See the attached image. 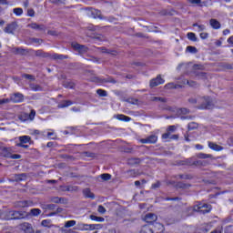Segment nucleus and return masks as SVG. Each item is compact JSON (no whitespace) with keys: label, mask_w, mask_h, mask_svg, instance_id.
I'll list each match as a JSON object with an SVG mask.
<instances>
[{"label":"nucleus","mask_w":233,"mask_h":233,"mask_svg":"<svg viewBox=\"0 0 233 233\" xmlns=\"http://www.w3.org/2000/svg\"><path fill=\"white\" fill-rule=\"evenodd\" d=\"M40 214H41V209L39 208H33L30 210V216L37 217V216H40Z\"/></svg>","instance_id":"58836bf2"},{"label":"nucleus","mask_w":233,"mask_h":233,"mask_svg":"<svg viewBox=\"0 0 233 233\" xmlns=\"http://www.w3.org/2000/svg\"><path fill=\"white\" fill-rule=\"evenodd\" d=\"M23 99H24V96H23V94L21 93H15L13 96H11V101H13V103H21Z\"/></svg>","instance_id":"f3484780"},{"label":"nucleus","mask_w":233,"mask_h":233,"mask_svg":"<svg viewBox=\"0 0 233 233\" xmlns=\"http://www.w3.org/2000/svg\"><path fill=\"white\" fill-rule=\"evenodd\" d=\"M187 52H189L190 54H198V48H196L192 46H188L187 47Z\"/></svg>","instance_id":"79ce46f5"},{"label":"nucleus","mask_w":233,"mask_h":233,"mask_svg":"<svg viewBox=\"0 0 233 233\" xmlns=\"http://www.w3.org/2000/svg\"><path fill=\"white\" fill-rule=\"evenodd\" d=\"M25 179H26V175L25 173L14 176V181H25Z\"/></svg>","instance_id":"bb28decb"},{"label":"nucleus","mask_w":233,"mask_h":233,"mask_svg":"<svg viewBox=\"0 0 233 233\" xmlns=\"http://www.w3.org/2000/svg\"><path fill=\"white\" fill-rule=\"evenodd\" d=\"M187 38L189 39V41H194V42L198 41V37L194 33H187Z\"/></svg>","instance_id":"37998d69"},{"label":"nucleus","mask_w":233,"mask_h":233,"mask_svg":"<svg viewBox=\"0 0 233 233\" xmlns=\"http://www.w3.org/2000/svg\"><path fill=\"white\" fill-rule=\"evenodd\" d=\"M64 86L65 88H76V84L74 82L66 81Z\"/></svg>","instance_id":"ea45409f"},{"label":"nucleus","mask_w":233,"mask_h":233,"mask_svg":"<svg viewBox=\"0 0 233 233\" xmlns=\"http://www.w3.org/2000/svg\"><path fill=\"white\" fill-rule=\"evenodd\" d=\"M209 25L214 30H219V28H221V23L214 18L209 20Z\"/></svg>","instance_id":"6ab92c4d"},{"label":"nucleus","mask_w":233,"mask_h":233,"mask_svg":"<svg viewBox=\"0 0 233 233\" xmlns=\"http://www.w3.org/2000/svg\"><path fill=\"white\" fill-rule=\"evenodd\" d=\"M14 52L15 54H18L19 56H25V54H26V49H24L22 47H15Z\"/></svg>","instance_id":"7c9ffc66"},{"label":"nucleus","mask_w":233,"mask_h":233,"mask_svg":"<svg viewBox=\"0 0 233 233\" xmlns=\"http://www.w3.org/2000/svg\"><path fill=\"white\" fill-rule=\"evenodd\" d=\"M90 219H92V221H97L98 223H103V221H105L103 217H96V215H90Z\"/></svg>","instance_id":"f704fd0d"},{"label":"nucleus","mask_w":233,"mask_h":233,"mask_svg":"<svg viewBox=\"0 0 233 233\" xmlns=\"http://www.w3.org/2000/svg\"><path fill=\"white\" fill-rule=\"evenodd\" d=\"M27 27L32 28V30H39L40 32H45V30H46L45 25H38L37 23L28 24Z\"/></svg>","instance_id":"9b49d317"},{"label":"nucleus","mask_w":233,"mask_h":233,"mask_svg":"<svg viewBox=\"0 0 233 233\" xmlns=\"http://www.w3.org/2000/svg\"><path fill=\"white\" fill-rule=\"evenodd\" d=\"M177 128V127H176V126H169V127H167V132H170V133L176 132Z\"/></svg>","instance_id":"69168bd1"},{"label":"nucleus","mask_w":233,"mask_h":233,"mask_svg":"<svg viewBox=\"0 0 233 233\" xmlns=\"http://www.w3.org/2000/svg\"><path fill=\"white\" fill-rule=\"evenodd\" d=\"M212 98L209 96L198 97V108L200 110H208L212 108Z\"/></svg>","instance_id":"f257e3e1"},{"label":"nucleus","mask_w":233,"mask_h":233,"mask_svg":"<svg viewBox=\"0 0 233 233\" xmlns=\"http://www.w3.org/2000/svg\"><path fill=\"white\" fill-rule=\"evenodd\" d=\"M30 139L31 137L29 136H22L19 137V141L22 144H26V143H30Z\"/></svg>","instance_id":"72a5a7b5"},{"label":"nucleus","mask_w":233,"mask_h":233,"mask_svg":"<svg viewBox=\"0 0 233 233\" xmlns=\"http://www.w3.org/2000/svg\"><path fill=\"white\" fill-rule=\"evenodd\" d=\"M94 39H97V41H106V38L103 35L94 36Z\"/></svg>","instance_id":"680f3d73"},{"label":"nucleus","mask_w":233,"mask_h":233,"mask_svg":"<svg viewBox=\"0 0 233 233\" xmlns=\"http://www.w3.org/2000/svg\"><path fill=\"white\" fill-rule=\"evenodd\" d=\"M51 57L52 59H55V61H63V59H68V56L59 54H53Z\"/></svg>","instance_id":"5701e85b"},{"label":"nucleus","mask_w":233,"mask_h":233,"mask_svg":"<svg viewBox=\"0 0 233 233\" xmlns=\"http://www.w3.org/2000/svg\"><path fill=\"white\" fill-rule=\"evenodd\" d=\"M151 101H160V103H165V98L159 96H153L151 97Z\"/></svg>","instance_id":"4d7b16f0"},{"label":"nucleus","mask_w":233,"mask_h":233,"mask_svg":"<svg viewBox=\"0 0 233 233\" xmlns=\"http://www.w3.org/2000/svg\"><path fill=\"white\" fill-rule=\"evenodd\" d=\"M87 17H92L93 19H103L101 16V11L94 9L92 7H87L85 9Z\"/></svg>","instance_id":"7ed1b4c3"},{"label":"nucleus","mask_w":233,"mask_h":233,"mask_svg":"<svg viewBox=\"0 0 233 233\" xmlns=\"http://www.w3.org/2000/svg\"><path fill=\"white\" fill-rule=\"evenodd\" d=\"M20 121H28V114H24L19 116Z\"/></svg>","instance_id":"052dcab7"},{"label":"nucleus","mask_w":233,"mask_h":233,"mask_svg":"<svg viewBox=\"0 0 233 233\" xmlns=\"http://www.w3.org/2000/svg\"><path fill=\"white\" fill-rule=\"evenodd\" d=\"M170 137H172L170 131L167 130V133H164L162 135V139H170Z\"/></svg>","instance_id":"5fc2aeb1"},{"label":"nucleus","mask_w":233,"mask_h":233,"mask_svg":"<svg viewBox=\"0 0 233 233\" xmlns=\"http://www.w3.org/2000/svg\"><path fill=\"white\" fill-rule=\"evenodd\" d=\"M100 177L103 181H110V179H112V175H110L108 173H104V174L100 175Z\"/></svg>","instance_id":"e433bc0d"},{"label":"nucleus","mask_w":233,"mask_h":233,"mask_svg":"<svg viewBox=\"0 0 233 233\" xmlns=\"http://www.w3.org/2000/svg\"><path fill=\"white\" fill-rule=\"evenodd\" d=\"M188 103L191 105H198V98L191 97L188 99Z\"/></svg>","instance_id":"338daca9"},{"label":"nucleus","mask_w":233,"mask_h":233,"mask_svg":"<svg viewBox=\"0 0 233 233\" xmlns=\"http://www.w3.org/2000/svg\"><path fill=\"white\" fill-rule=\"evenodd\" d=\"M144 221H146V223H154L157 221V215L154 213H147L144 217Z\"/></svg>","instance_id":"1a4fd4ad"},{"label":"nucleus","mask_w":233,"mask_h":233,"mask_svg":"<svg viewBox=\"0 0 233 233\" xmlns=\"http://www.w3.org/2000/svg\"><path fill=\"white\" fill-rule=\"evenodd\" d=\"M197 157H198V159H210L212 158V155L210 154H205V153H198L197 154Z\"/></svg>","instance_id":"2f4dec72"},{"label":"nucleus","mask_w":233,"mask_h":233,"mask_svg":"<svg viewBox=\"0 0 233 233\" xmlns=\"http://www.w3.org/2000/svg\"><path fill=\"white\" fill-rule=\"evenodd\" d=\"M51 203H56V204H62V205H67L68 199L65 198H59V197H51L50 198Z\"/></svg>","instance_id":"f8f14e48"},{"label":"nucleus","mask_w":233,"mask_h":233,"mask_svg":"<svg viewBox=\"0 0 233 233\" xmlns=\"http://www.w3.org/2000/svg\"><path fill=\"white\" fill-rule=\"evenodd\" d=\"M64 192H77V186H66L63 188Z\"/></svg>","instance_id":"b1692460"},{"label":"nucleus","mask_w":233,"mask_h":233,"mask_svg":"<svg viewBox=\"0 0 233 233\" xmlns=\"http://www.w3.org/2000/svg\"><path fill=\"white\" fill-rule=\"evenodd\" d=\"M139 163H141L140 158H135V157H133V158H129V159L127 160V164H128V165H131V166L139 165Z\"/></svg>","instance_id":"c756f323"},{"label":"nucleus","mask_w":233,"mask_h":233,"mask_svg":"<svg viewBox=\"0 0 233 233\" xmlns=\"http://www.w3.org/2000/svg\"><path fill=\"white\" fill-rule=\"evenodd\" d=\"M188 68H190V64L182 63L177 66V70H184V72H187Z\"/></svg>","instance_id":"473e14b6"},{"label":"nucleus","mask_w":233,"mask_h":233,"mask_svg":"<svg viewBox=\"0 0 233 233\" xmlns=\"http://www.w3.org/2000/svg\"><path fill=\"white\" fill-rule=\"evenodd\" d=\"M13 12L15 15H23V8L21 7L15 8Z\"/></svg>","instance_id":"8fccbe9b"},{"label":"nucleus","mask_w":233,"mask_h":233,"mask_svg":"<svg viewBox=\"0 0 233 233\" xmlns=\"http://www.w3.org/2000/svg\"><path fill=\"white\" fill-rule=\"evenodd\" d=\"M97 210H98L99 214H105L106 212V209L105 208V207H103L101 205L98 206Z\"/></svg>","instance_id":"e2e57ef3"},{"label":"nucleus","mask_w":233,"mask_h":233,"mask_svg":"<svg viewBox=\"0 0 233 233\" xmlns=\"http://www.w3.org/2000/svg\"><path fill=\"white\" fill-rule=\"evenodd\" d=\"M76 220H69V221H66V223H65V228H70V227H75V225H76Z\"/></svg>","instance_id":"a19ab883"},{"label":"nucleus","mask_w":233,"mask_h":233,"mask_svg":"<svg viewBox=\"0 0 233 233\" xmlns=\"http://www.w3.org/2000/svg\"><path fill=\"white\" fill-rule=\"evenodd\" d=\"M127 174L129 177H136V176H137V171H136V169H131L128 170Z\"/></svg>","instance_id":"c03bdc74"},{"label":"nucleus","mask_w":233,"mask_h":233,"mask_svg":"<svg viewBox=\"0 0 233 233\" xmlns=\"http://www.w3.org/2000/svg\"><path fill=\"white\" fill-rule=\"evenodd\" d=\"M72 105V101L70 100H65L64 102H62L58 107L59 108H66V106H70Z\"/></svg>","instance_id":"c9c22d12"},{"label":"nucleus","mask_w":233,"mask_h":233,"mask_svg":"<svg viewBox=\"0 0 233 233\" xmlns=\"http://www.w3.org/2000/svg\"><path fill=\"white\" fill-rule=\"evenodd\" d=\"M96 94H98V96H100V97H106V96H107L106 91H105L103 89H97Z\"/></svg>","instance_id":"09e8293b"},{"label":"nucleus","mask_w":233,"mask_h":233,"mask_svg":"<svg viewBox=\"0 0 233 233\" xmlns=\"http://www.w3.org/2000/svg\"><path fill=\"white\" fill-rule=\"evenodd\" d=\"M1 155L4 157L10 158L12 157V147H2L1 149Z\"/></svg>","instance_id":"a211bd4d"},{"label":"nucleus","mask_w":233,"mask_h":233,"mask_svg":"<svg viewBox=\"0 0 233 233\" xmlns=\"http://www.w3.org/2000/svg\"><path fill=\"white\" fill-rule=\"evenodd\" d=\"M97 50L102 52V54H110L111 56H116V51L106 49V47H97Z\"/></svg>","instance_id":"cd10ccee"},{"label":"nucleus","mask_w":233,"mask_h":233,"mask_svg":"<svg viewBox=\"0 0 233 233\" xmlns=\"http://www.w3.org/2000/svg\"><path fill=\"white\" fill-rule=\"evenodd\" d=\"M140 142H142L143 144H154V143H157V136L156 135H151L149 137H147V138H142L140 139Z\"/></svg>","instance_id":"ddd939ff"},{"label":"nucleus","mask_w":233,"mask_h":233,"mask_svg":"<svg viewBox=\"0 0 233 233\" xmlns=\"http://www.w3.org/2000/svg\"><path fill=\"white\" fill-rule=\"evenodd\" d=\"M9 159H21V155H19V154L12 155L11 154V157H9Z\"/></svg>","instance_id":"774afa93"},{"label":"nucleus","mask_w":233,"mask_h":233,"mask_svg":"<svg viewBox=\"0 0 233 233\" xmlns=\"http://www.w3.org/2000/svg\"><path fill=\"white\" fill-rule=\"evenodd\" d=\"M177 187V188H188V187H190V185L185 184L183 182H178Z\"/></svg>","instance_id":"de8ad7c7"},{"label":"nucleus","mask_w":233,"mask_h":233,"mask_svg":"<svg viewBox=\"0 0 233 233\" xmlns=\"http://www.w3.org/2000/svg\"><path fill=\"white\" fill-rule=\"evenodd\" d=\"M163 83H165V80L161 77V75H158L150 81L149 86L154 88L155 86H158V85H163Z\"/></svg>","instance_id":"0eeeda50"},{"label":"nucleus","mask_w":233,"mask_h":233,"mask_svg":"<svg viewBox=\"0 0 233 233\" xmlns=\"http://www.w3.org/2000/svg\"><path fill=\"white\" fill-rule=\"evenodd\" d=\"M116 118L119 119V121H126V122H128L132 119L129 116H127L125 115H117Z\"/></svg>","instance_id":"4c0bfd02"},{"label":"nucleus","mask_w":233,"mask_h":233,"mask_svg":"<svg viewBox=\"0 0 233 233\" xmlns=\"http://www.w3.org/2000/svg\"><path fill=\"white\" fill-rule=\"evenodd\" d=\"M211 208H212L208 204H204L202 206H196L194 208V210H196L197 212H202V214H208V212H210Z\"/></svg>","instance_id":"6e6552de"},{"label":"nucleus","mask_w":233,"mask_h":233,"mask_svg":"<svg viewBox=\"0 0 233 233\" xmlns=\"http://www.w3.org/2000/svg\"><path fill=\"white\" fill-rule=\"evenodd\" d=\"M17 28V25L15 23H12L7 25V26L5 28V34H14V31Z\"/></svg>","instance_id":"aec40b11"},{"label":"nucleus","mask_w":233,"mask_h":233,"mask_svg":"<svg viewBox=\"0 0 233 233\" xmlns=\"http://www.w3.org/2000/svg\"><path fill=\"white\" fill-rule=\"evenodd\" d=\"M41 225H42V227H47L48 228H50L51 227H52V225H50V220H43L42 222H41Z\"/></svg>","instance_id":"6e6d98bb"},{"label":"nucleus","mask_w":233,"mask_h":233,"mask_svg":"<svg viewBox=\"0 0 233 233\" xmlns=\"http://www.w3.org/2000/svg\"><path fill=\"white\" fill-rule=\"evenodd\" d=\"M22 77H25V79H29V81H35V76L28 74L22 75Z\"/></svg>","instance_id":"a18cd8bd"},{"label":"nucleus","mask_w":233,"mask_h":233,"mask_svg":"<svg viewBox=\"0 0 233 233\" xmlns=\"http://www.w3.org/2000/svg\"><path fill=\"white\" fill-rule=\"evenodd\" d=\"M83 195L85 198H87L89 199H96V195L90 190V188H85L83 190Z\"/></svg>","instance_id":"412c9836"},{"label":"nucleus","mask_w":233,"mask_h":233,"mask_svg":"<svg viewBox=\"0 0 233 233\" xmlns=\"http://www.w3.org/2000/svg\"><path fill=\"white\" fill-rule=\"evenodd\" d=\"M71 46L72 48H74V50H76V52H78V54H81V55L86 54L88 52V47L81 44L72 43Z\"/></svg>","instance_id":"20e7f679"},{"label":"nucleus","mask_w":233,"mask_h":233,"mask_svg":"<svg viewBox=\"0 0 233 233\" xmlns=\"http://www.w3.org/2000/svg\"><path fill=\"white\" fill-rule=\"evenodd\" d=\"M30 41L35 45H41L43 43V39L41 38H31Z\"/></svg>","instance_id":"603ef678"},{"label":"nucleus","mask_w":233,"mask_h":233,"mask_svg":"<svg viewBox=\"0 0 233 233\" xmlns=\"http://www.w3.org/2000/svg\"><path fill=\"white\" fill-rule=\"evenodd\" d=\"M92 81H94L95 83H116V81L112 77H108L107 79H103L98 76H95L92 78Z\"/></svg>","instance_id":"2eb2a0df"},{"label":"nucleus","mask_w":233,"mask_h":233,"mask_svg":"<svg viewBox=\"0 0 233 233\" xmlns=\"http://www.w3.org/2000/svg\"><path fill=\"white\" fill-rule=\"evenodd\" d=\"M34 117H35V110L32 109L30 114L28 115V119L34 121Z\"/></svg>","instance_id":"bf43d9fd"},{"label":"nucleus","mask_w":233,"mask_h":233,"mask_svg":"<svg viewBox=\"0 0 233 233\" xmlns=\"http://www.w3.org/2000/svg\"><path fill=\"white\" fill-rule=\"evenodd\" d=\"M188 130H194L195 128H198V123L191 122L187 126Z\"/></svg>","instance_id":"3c124183"},{"label":"nucleus","mask_w":233,"mask_h":233,"mask_svg":"<svg viewBox=\"0 0 233 233\" xmlns=\"http://www.w3.org/2000/svg\"><path fill=\"white\" fill-rule=\"evenodd\" d=\"M153 228V233H161L165 230L163 224L156 222L155 224L150 225Z\"/></svg>","instance_id":"4468645a"},{"label":"nucleus","mask_w":233,"mask_h":233,"mask_svg":"<svg viewBox=\"0 0 233 233\" xmlns=\"http://www.w3.org/2000/svg\"><path fill=\"white\" fill-rule=\"evenodd\" d=\"M178 178L179 179H192V176L191 175H178Z\"/></svg>","instance_id":"13d9d810"},{"label":"nucleus","mask_w":233,"mask_h":233,"mask_svg":"<svg viewBox=\"0 0 233 233\" xmlns=\"http://www.w3.org/2000/svg\"><path fill=\"white\" fill-rule=\"evenodd\" d=\"M34 203L30 200H20L15 203V208H25V207H32Z\"/></svg>","instance_id":"423d86ee"},{"label":"nucleus","mask_w":233,"mask_h":233,"mask_svg":"<svg viewBox=\"0 0 233 233\" xmlns=\"http://www.w3.org/2000/svg\"><path fill=\"white\" fill-rule=\"evenodd\" d=\"M43 210H56V204H43Z\"/></svg>","instance_id":"c85d7f7f"},{"label":"nucleus","mask_w":233,"mask_h":233,"mask_svg":"<svg viewBox=\"0 0 233 233\" xmlns=\"http://www.w3.org/2000/svg\"><path fill=\"white\" fill-rule=\"evenodd\" d=\"M99 228H103L101 224H84L83 229L84 230H99Z\"/></svg>","instance_id":"9d476101"},{"label":"nucleus","mask_w":233,"mask_h":233,"mask_svg":"<svg viewBox=\"0 0 233 233\" xmlns=\"http://www.w3.org/2000/svg\"><path fill=\"white\" fill-rule=\"evenodd\" d=\"M140 233H154L150 225H145L141 228Z\"/></svg>","instance_id":"a878e982"},{"label":"nucleus","mask_w":233,"mask_h":233,"mask_svg":"<svg viewBox=\"0 0 233 233\" xmlns=\"http://www.w3.org/2000/svg\"><path fill=\"white\" fill-rule=\"evenodd\" d=\"M35 55L37 57H47V56H48L46 53H44V52L41 51V50L35 51Z\"/></svg>","instance_id":"49530a36"},{"label":"nucleus","mask_w":233,"mask_h":233,"mask_svg":"<svg viewBox=\"0 0 233 233\" xmlns=\"http://www.w3.org/2000/svg\"><path fill=\"white\" fill-rule=\"evenodd\" d=\"M19 228H20V230H23L25 233L32 232V225H30V223H28V222H24V223L20 224Z\"/></svg>","instance_id":"dca6fc26"},{"label":"nucleus","mask_w":233,"mask_h":233,"mask_svg":"<svg viewBox=\"0 0 233 233\" xmlns=\"http://www.w3.org/2000/svg\"><path fill=\"white\" fill-rule=\"evenodd\" d=\"M188 3H191V5H197L198 6H203L201 5V0H187Z\"/></svg>","instance_id":"864d4df0"},{"label":"nucleus","mask_w":233,"mask_h":233,"mask_svg":"<svg viewBox=\"0 0 233 233\" xmlns=\"http://www.w3.org/2000/svg\"><path fill=\"white\" fill-rule=\"evenodd\" d=\"M29 88L33 90V92H41L43 91V87L37 84H30Z\"/></svg>","instance_id":"393cba45"},{"label":"nucleus","mask_w":233,"mask_h":233,"mask_svg":"<svg viewBox=\"0 0 233 233\" xmlns=\"http://www.w3.org/2000/svg\"><path fill=\"white\" fill-rule=\"evenodd\" d=\"M127 103H130V105H137V99L136 98H128L127 100Z\"/></svg>","instance_id":"0e129e2a"},{"label":"nucleus","mask_w":233,"mask_h":233,"mask_svg":"<svg viewBox=\"0 0 233 233\" xmlns=\"http://www.w3.org/2000/svg\"><path fill=\"white\" fill-rule=\"evenodd\" d=\"M198 70H205V66H203L201 64L194 65L193 66V72H194V74H196V76L198 77H205V76H207V74L204 73V72L198 73Z\"/></svg>","instance_id":"39448f33"},{"label":"nucleus","mask_w":233,"mask_h":233,"mask_svg":"<svg viewBox=\"0 0 233 233\" xmlns=\"http://www.w3.org/2000/svg\"><path fill=\"white\" fill-rule=\"evenodd\" d=\"M208 147L211 150H215L216 152H221V150H223V147L213 142H208Z\"/></svg>","instance_id":"4be33fe9"},{"label":"nucleus","mask_w":233,"mask_h":233,"mask_svg":"<svg viewBox=\"0 0 233 233\" xmlns=\"http://www.w3.org/2000/svg\"><path fill=\"white\" fill-rule=\"evenodd\" d=\"M28 214L25 211L9 210L6 213V219H25Z\"/></svg>","instance_id":"f03ea898"}]
</instances>
